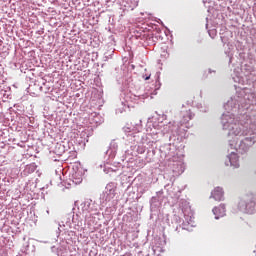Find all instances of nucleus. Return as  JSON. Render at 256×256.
Wrapping results in <instances>:
<instances>
[{
	"instance_id": "423d86ee",
	"label": "nucleus",
	"mask_w": 256,
	"mask_h": 256,
	"mask_svg": "<svg viewBox=\"0 0 256 256\" xmlns=\"http://www.w3.org/2000/svg\"><path fill=\"white\" fill-rule=\"evenodd\" d=\"M144 79H145V81H149V79H151V75L146 76Z\"/></svg>"
},
{
	"instance_id": "39448f33",
	"label": "nucleus",
	"mask_w": 256,
	"mask_h": 256,
	"mask_svg": "<svg viewBox=\"0 0 256 256\" xmlns=\"http://www.w3.org/2000/svg\"><path fill=\"white\" fill-rule=\"evenodd\" d=\"M241 133V128L236 127V130L232 132L233 135H239Z\"/></svg>"
},
{
	"instance_id": "7ed1b4c3",
	"label": "nucleus",
	"mask_w": 256,
	"mask_h": 256,
	"mask_svg": "<svg viewBox=\"0 0 256 256\" xmlns=\"http://www.w3.org/2000/svg\"><path fill=\"white\" fill-rule=\"evenodd\" d=\"M228 159L232 167H235V169L239 167V156L237 154H231Z\"/></svg>"
},
{
	"instance_id": "20e7f679",
	"label": "nucleus",
	"mask_w": 256,
	"mask_h": 256,
	"mask_svg": "<svg viewBox=\"0 0 256 256\" xmlns=\"http://www.w3.org/2000/svg\"><path fill=\"white\" fill-rule=\"evenodd\" d=\"M213 213L214 215H218L220 213V217H223V215H225V206L215 207L213 209Z\"/></svg>"
},
{
	"instance_id": "f257e3e1",
	"label": "nucleus",
	"mask_w": 256,
	"mask_h": 256,
	"mask_svg": "<svg viewBox=\"0 0 256 256\" xmlns=\"http://www.w3.org/2000/svg\"><path fill=\"white\" fill-rule=\"evenodd\" d=\"M181 117V125H187V123H189L191 119H193V113L191 112V110L182 111Z\"/></svg>"
},
{
	"instance_id": "f03ea898",
	"label": "nucleus",
	"mask_w": 256,
	"mask_h": 256,
	"mask_svg": "<svg viewBox=\"0 0 256 256\" xmlns=\"http://www.w3.org/2000/svg\"><path fill=\"white\" fill-rule=\"evenodd\" d=\"M212 199L215 201H223V188L216 187L211 193Z\"/></svg>"
}]
</instances>
